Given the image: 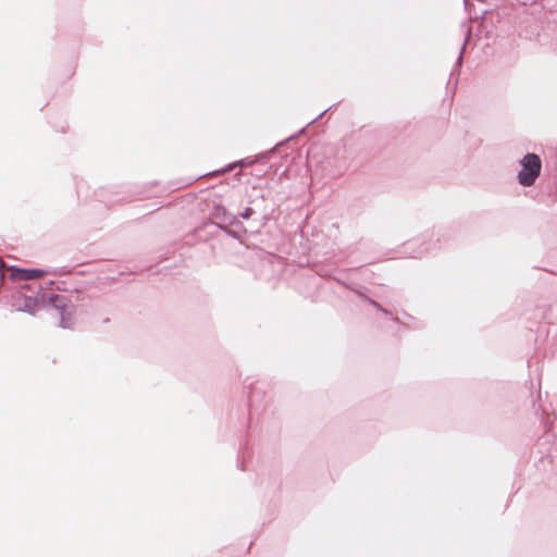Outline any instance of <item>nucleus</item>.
Here are the masks:
<instances>
[{"label": "nucleus", "mask_w": 557, "mask_h": 557, "mask_svg": "<svg viewBox=\"0 0 557 557\" xmlns=\"http://www.w3.org/2000/svg\"><path fill=\"white\" fill-rule=\"evenodd\" d=\"M251 214V209L247 208L245 213L243 214V218L248 219Z\"/></svg>", "instance_id": "4"}, {"label": "nucleus", "mask_w": 557, "mask_h": 557, "mask_svg": "<svg viewBox=\"0 0 557 557\" xmlns=\"http://www.w3.org/2000/svg\"><path fill=\"white\" fill-rule=\"evenodd\" d=\"M60 315H61L60 325L62 327H70L72 325L71 314L70 313H65V311L63 310V311L60 312Z\"/></svg>", "instance_id": "3"}, {"label": "nucleus", "mask_w": 557, "mask_h": 557, "mask_svg": "<svg viewBox=\"0 0 557 557\" xmlns=\"http://www.w3.org/2000/svg\"><path fill=\"white\" fill-rule=\"evenodd\" d=\"M1 262H2V261L0 260V263H1Z\"/></svg>", "instance_id": "5"}, {"label": "nucleus", "mask_w": 557, "mask_h": 557, "mask_svg": "<svg viewBox=\"0 0 557 557\" xmlns=\"http://www.w3.org/2000/svg\"><path fill=\"white\" fill-rule=\"evenodd\" d=\"M520 163L519 183L525 187L532 186L541 173L542 162L540 157L535 153H527Z\"/></svg>", "instance_id": "1"}, {"label": "nucleus", "mask_w": 557, "mask_h": 557, "mask_svg": "<svg viewBox=\"0 0 557 557\" xmlns=\"http://www.w3.org/2000/svg\"><path fill=\"white\" fill-rule=\"evenodd\" d=\"M45 272L37 269H14L11 276L16 280L30 281L44 276Z\"/></svg>", "instance_id": "2"}]
</instances>
